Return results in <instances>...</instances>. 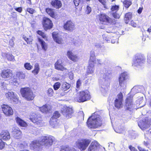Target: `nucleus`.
I'll return each instance as SVG.
<instances>
[{
  "label": "nucleus",
  "mask_w": 151,
  "mask_h": 151,
  "mask_svg": "<svg viewBox=\"0 0 151 151\" xmlns=\"http://www.w3.org/2000/svg\"><path fill=\"white\" fill-rule=\"evenodd\" d=\"M101 117L96 114H93L88 119L87 124L88 127L90 128H96L102 124Z\"/></svg>",
  "instance_id": "obj_1"
},
{
  "label": "nucleus",
  "mask_w": 151,
  "mask_h": 151,
  "mask_svg": "<svg viewBox=\"0 0 151 151\" xmlns=\"http://www.w3.org/2000/svg\"><path fill=\"white\" fill-rule=\"evenodd\" d=\"M20 92L22 97L27 101L32 100L35 97L32 91L29 88H22Z\"/></svg>",
  "instance_id": "obj_2"
},
{
  "label": "nucleus",
  "mask_w": 151,
  "mask_h": 151,
  "mask_svg": "<svg viewBox=\"0 0 151 151\" xmlns=\"http://www.w3.org/2000/svg\"><path fill=\"white\" fill-rule=\"evenodd\" d=\"M91 142L89 139H81L78 140L76 142L77 147L81 151L85 150Z\"/></svg>",
  "instance_id": "obj_3"
},
{
  "label": "nucleus",
  "mask_w": 151,
  "mask_h": 151,
  "mask_svg": "<svg viewBox=\"0 0 151 151\" xmlns=\"http://www.w3.org/2000/svg\"><path fill=\"white\" fill-rule=\"evenodd\" d=\"M91 96L89 92L87 91H81L77 96L75 98V100L79 102H84L89 100Z\"/></svg>",
  "instance_id": "obj_4"
},
{
  "label": "nucleus",
  "mask_w": 151,
  "mask_h": 151,
  "mask_svg": "<svg viewBox=\"0 0 151 151\" xmlns=\"http://www.w3.org/2000/svg\"><path fill=\"white\" fill-rule=\"evenodd\" d=\"M40 144L46 147H49L52 144L54 141V137L51 136H43L40 138Z\"/></svg>",
  "instance_id": "obj_5"
},
{
  "label": "nucleus",
  "mask_w": 151,
  "mask_h": 151,
  "mask_svg": "<svg viewBox=\"0 0 151 151\" xmlns=\"http://www.w3.org/2000/svg\"><path fill=\"white\" fill-rule=\"evenodd\" d=\"M29 119L35 125L39 127L42 125V118L40 114H32L30 116Z\"/></svg>",
  "instance_id": "obj_6"
},
{
  "label": "nucleus",
  "mask_w": 151,
  "mask_h": 151,
  "mask_svg": "<svg viewBox=\"0 0 151 151\" xmlns=\"http://www.w3.org/2000/svg\"><path fill=\"white\" fill-rule=\"evenodd\" d=\"M145 58L142 54L137 55L135 57V60L133 61L132 65L137 67L141 66L145 62Z\"/></svg>",
  "instance_id": "obj_7"
},
{
  "label": "nucleus",
  "mask_w": 151,
  "mask_h": 151,
  "mask_svg": "<svg viewBox=\"0 0 151 151\" xmlns=\"http://www.w3.org/2000/svg\"><path fill=\"white\" fill-rule=\"evenodd\" d=\"M100 22L102 24L108 25L112 22V19L105 14L101 13L99 15Z\"/></svg>",
  "instance_id": "obj_8"
},
{
  "label": "nucleus",
  "mask_w": 151,
  "mask_h": 151,
  "mask_svg": "<svg viewBox=\"0 0 151 151\" xmlns=\"http://www.w3.org/2000/svg\"><path fill=\"white\" fill-rule=\"evenodd\" d=\"M106 76V77L105 78H103L102 81H99L100 83L102 85L100 88V90L102 94L104 96L107 92L108 90V85H107L106 86L105 85L106 83H107V81L108 82L109 79L108 76L107 77V76Z\"/></svg>",
  "instance_id": "obj_9"
},
{
  "label": "nucleus",
  "mask_w": 151,
  "mask_h": 151,
  "mask_svg": "<svg viewBox=\"0 0 151 151\" xmlns=\"http://www.w3.org/2000/svg\"><path fill=\"white\" fill-rule=\"evenodd\" d=\"M61 111L63 115L67 119L71 117L73 113V109L71 108L64 106L61 109Z\"/></svg>",
  "instance_id": "obj_10"
},
{
  "label": "nucleus",
  "mask_w": 151,
  "mask_h": 151,
  "mask_svg": "<svg viewBox=\"0 0 151 151\" xmlns=\"http://www.w3.org/2000/svg\"><path fill=\"white\" fill-rule=\"evenodd\" d=\"M125 108L127 110L131 111L134 105L133 103V96H128L125 100Z\"/></svg>",
  "instance_id": "obj_11"
},
{
  "label": "nucleus",
  "mask_w": 151,
  "mask_h": 151,
  "mask_svg": "<svg viewBox=\"0 0 151 151\" xmlns=\"http://www.w3.org/2000/svg\"><path fill=\"white\" fill-rule=\"evenodd\" d=\"M138 124L139 126L142 130H144L150 126V120L147 118H146L142 121H141L138 123Z\"/></svg>",
  "instance_id": "obj_12"
},
{
  "label": "nucleus",
  "mask_w": 151,
  "mask_h": 151,
  "mask_svg": "<svg viewBox=\"0 0 151 151\" xmlns=\"http://www.w3.org/2000/svg\"><path fill=\"white\" fill-rule=\"evenodd\" d=\"M6 98L9 100H12L14 102L17 103L18 102V97L16 94L12 91L9 92L5 94Z\"/></svg>",
  "instance_id": "obj_13"
},
{
  "label": "nucleus",
  "mask_w": 151,
  "mask_h": 151,
  "mask_svg": "<svg viewBox=\"0 0 151 151\" xmlns=\"http://www.w3.org/2000/svg\"><path fill=\"white\" fill-rule=\"evenodd\" d=\"M42 24L44 29L45 30L51 28L53 26V24L51 21L47 17L43 18Z\"/></svg>",
  "instance_id": "obj_14"
},
{
  "label": "nucleus",
  "mask_w": 151,
  "mask_h": 151,
  "mask_svg": "<svg viewBox=\"0 0 151 151\" xmlns=\"http://www.w3.org/2000/svg\"><path fill=\"white\" fill-rule=\"evenodd\" d=\"M127 78V73L124 72L122 73L119 78V85L123 87H125V81Z\"/></svg>",
  "instance_id": "obj_15"
},
{
  "label": "nucleus",
  "mask_w": 151,
  "mask_h": 151,
  "mask_svg": "<svg viewBox=\"0 0 151 151\" xmlns=\"http://www.w3.org/2000/svg\"><path fill=\"white\" fill-rule=\"evenodd\" d=\"M127 78V73L124 72L122 73L119 78V85L123 87H125V81Z\"/></svg>",
  "instance_id": "obj_16"
},
{
  "label": "nucleus",
  "mask_w": 151,
  "mask_h": 151,
  "mask_svg": "<svg viewBox=\"0 0 151 151\" xmlns=\"http://www.w3.org/2000/svg\"><path fill=\"white\" fill-rule=\"evenodd\" d=\"M1 107L3 111L6 115L10 116L13 114V110L9 106L3 104L1 105Z\"/></svg>",
  "instance_id": "obj_17"
},
{
  "label": "nucleus",
  "mask_w": 151,
  "mask_h": 151,
  "mask_svg": "<svg viewBox=\"0 0 151 151\" xmlns=\"http://www.w3.org/2000/svg\"><path fill=\"white\" fill-rule=\"evenodd\" d=\"M64 29L70 31H72L75 29L74 23L71 21H67L64 25Z\"/></svg>",
  "instance_id": "obj_18"
},
{
  "label": "nucleus",
  "mask_w": 151,
  "mask_h": 151,
  "mask_svg": "<svg viewBox=\"0 0 151 151\" xmlns=\"http://www.w3.org/2000/svg\"><path fill=\"white\" fill-rule=\"evenodd\" d=\"M1 76L4 78H8L12 77L13 74L12 71L9 69L3 70L2 71Z\"/></svg>",
  "instance_id": "obj_19"
},
{
  "label": "nucleus",
  "mask_w": 151,
  "mask_h": 151,
  "mask_svg": "<svg viewBox=\"0 0 151 151\" xmlns=\"http://www.w3.org/2000/svg\"><path fill=\"white\" fill-rule=\"evenodd\" d=\"M123 95L121 93L117 96V98L115 100V106L117 108H120L122 105Z\"/></svg>",
  "instance_id": "obj_20"
},
{
  "label": "nucleus",
  "mask_w": 151,
  "mask_h": 151,
  "mask_svg": "<svg viewBox=\"0 0 151 151\" xmlns=\"http://www.w3.org/2000/svg\"><path fill=\"white\" fill-rule=\"evenodd\" d=\"M99 144L97 141L92 142L88 149V151H98L99 148Z\"/></svg>",
  "instance_id": "obj_21"
},
{
  "label": "nucleus",
  "mask_w": 151,
  "mask_h": 151,
  "mask_svg": "<svg viewBox=\"0 0 151 151\" xmlns=\"http://www.w3.org/2000/svg\"><path fill=\"white\" fill-rule=\"evenodd\" d=\"M52 36L54 41L58 44H62L63 43L64 41L62 38L56 32H53L52 33Z\"/></svg>",
  "instance_id": "obj_22"
},
{
  "label": "nucleus",
  "mask_w": 151,
  "mask_h": 151,
  "mask_svg": "<svg viewBox=\"0 0 151 151\" xmlns=\"http://www.w3.org/2000/svg\"><path fill=\"white\" fill-rule=\"evenodd\" d=\"M66 55L69 59L73 61H76L78 60V56L73 53L70 50L67 52Z\"/></svg>",
  "instance_id": "obj_23"
},
{
  "label": "nucleus",
  "mask_w": 151,
  "mask_h": 151,
  "mask_svg": "<svg viewBox=\"0 0 151 151\" xmlns=\"http://www.w3.org/2000/svg\"><path fill=\"white\" fill-rule=\"evenodd\" d=\"M40 141L35 140L33 141L30 145L32 149L35 151L37 150L42 145L40 144Z\"/></svg>",
  "instance_id": "obj_24"
},
{
  "label": "nucleus",
  "mask_w": 151,
  "mask_h": 151,
  "mask_svg": "<svg viewBox=\"0 0 151 151\" xmlns=\"http://www.w3.org/2000/svg\"><path fill=\"white\" fill-rule=\"evenodd\" d=\"M62 63L61 60L60 59L58 60L55 64V68L58 70L61 71H63L66 70V69L62 65Z\"/></svg>",
  "instance_id": "obj_25"
},
{
  "label": "nucleus",
  "mask_w": 151,
  "mask_h": 151,
  "mask_svg": "<svg viewBox=\"0 0 151 151\" xmlns=\"http://www.w3.org/2000/svg\"><path fill=\"white\" fill-rule=\"evenodd\" d=\"M1 138L4 140H8L10 138V136L9 132L7 131H3L0 133Z\"/></svg>",
  "instance_id": "obj_26"
},
{
  "label": "nucleus",
  "mask_w": 151,
  "mask_h": 151,
  "mask_svg": "<svg viewBox=\"0 0 151 151\" xmlns=\"http://www.w3.org/2000/svg\"><path fill=\"white\" fill-rule=\"evenodd\" d=\"M52 109L51 106L48 104H45L40 107V111L42 113H47Z\"/></svg>",
  "instance_id": "obj_27"
},
{
  "label": "nucleus",
  "mask_w": 151,
  "mask_h": 151,
  "mask_svg": "<svg viewBox=\"0 0 151 151\" xmlns=\"http://www.w3.org/2000/svg\"><path fill=\"white\" fill-rule=\"evenodd\" d=\"M51 4L53 7L57 9L60 8L62 5L61 1L58 0H52Z\"/></svg>",
  "instance_id": "obj_28"
},
{
  "label": "nucleus",
  "mask_w": 151,
  "mask_h": 151,
  "mask_svg": "<svg viewBox=\"0 0 151 151\" xmlns=\"http://www.w3.org/2000/svg\"><path fill=\"white\" fill-rule=\"evenodd\" d=\"M145 88L142 86H135L132 89L131 91L135 93L143 91Z\"/></svg>",
  "instance_id": "obj_29"
},
{
  "label": "nucleus",
  "mask_w": 151,
  "mask_h": 151,
  "mask_svg": "<svg viewBox=\"0 0 151 151\" xmlns=\"http://www.w3.org/2000/svg\"><path fill=\"white\" fill-rule=\"evenodd\" d=\"M12 133L14 137L17 139L19 138L18 137L21 134V132L17 128H14L13 129Z\"/></svg>",
  "instance_id": "obj_30"
},
{
  "label": "nucleus",
  "mask_w": 151,
  "mask_h": 151,
  "mask_svg": "<svg viewBox=\"0 0 151 151\" xmlns=\"http://www.w3.org/2000/svg\"><path fill=\"white\" fill-rule=\"evenodd\" d=\"M57 119H50V126L53 128H57L59 127V124L57 122Z\"/></svg>",
  "instance_id": "obj_31"
},
{
  "label": "nucleus",
  "mask_w": 151,
  "mask_h": 151,
  "mask_svg": "<svg viewBox=\"0 0 151 151\" xmlns=\"http://www.w3.org/2000/svg\"><path fill=\"white\" fill-rule=\"evenodd\" d=\"M70 87V84L66 82H64L62 84L60 89L62 91H65L68 89Z\"/></svg>",
  "instance_id": "obj_32"
},
{
  "label": "nucleus",
  "mask_w": 151,
  "mask_h": 151,
  "mask_svg": "<svg viewBox=\"0 0 151 151\" xmlns=\"http://www.w3.org/2000/svg\"><path fill=\"white\" fill-rule=\"evenodd\" d=\"M94 64L93 63H89V66L88 67L87 70V73L88 74H91L93 73L94 70Z\"/></svg>",
  "instance_id": "obj_33"
},
{
  "label": "nucleus",
  "mask_w": 151,
  "mask_h": 151,
  "mask_svg": "<svg viewBox=\"0 0 151 151\" xmlns=\"http://www.w3.org/2000/svg\"><path fill=\"white\" fill-rule=\"evenodd\" d=\"M96 61V57L95 53L94 51H91L90 52V55L89 60V63H93L94 64V62Z\"/></svg>",
  "instance_id": "obj_34"
},
{
  "label": "nucleus",
  "mask_w": 151,
  "mask_h": 151,
  "mask_svg": "<svg viewBox=\"0 0 151 151\" xmlns=\"http://www.w3.org/2000/svg\"><path fill=\"white\" fill-rule=\"evenodd\" d=\"M16 120L17 123L20 126L22 127H26L27 124L26 123L19 117H17Z\"/></svg>",
  "instance_id": "obj_35"
},
{
  "label": "nucleus",
  "mask_w": 151,
  "mask_h": 151,
  "mask_svg": "<svg viewBox=\"0 0 151 151\" xmlns=\"http://www.w3.org/2000/svg\"><path fill=\"white\" fill-rule=\"evenodd\" d=\"M2 56L4 57H6L8 60L10 61H13L14 60V57L12 55L8 54L6 53H2Z\"/></svg>",
  "instance_id": "obj_36"
},
{
  "label": "nucleus",
  "mask_w": 151,
  "mask_h": 151,
  "mask_svg": "<svg viewBox=\"0 0 151 151\" xmlns=\"http://www.w3.org/2000/svg\"><path fill=\"white\" fill-rule=\"evenodd\" d=\"M40 67L38 64L36 63L34 65V69L32 71V73L34 75H37L40 71Z\"/></svg>",
  "instance_id": "obj_37"
},
{
  "label": "nucleus",
  "mask_w": 151,
  "mask_h": 151,
  "mask_svg": "<svg viewBox=\"0 0 151 151\" xmlns=\"http://www.w3.org/2000/svg\"><path fill=\"white\" fill-rule=\"evenodd\" d=\"M46 12L51 17L53 18L55 17V14L52 9L50 8L46 9Z\"/></svg>",
  "instance_id": "obj_38"
},
{
  "label": "nucleus",
  "mask_w": 151,
  "mask_h": 151,
  "mask_svg": "<svg viewBox=\"0 0 151 151\" xmlns=\"http://www.w3.org/2000/svg\"><path fill=\"white\" fill-rule=\"evenodd\" d=\"M132 18V14L129 12L127 13L125 15L124 20L126 23H128L129 21Z\"/></svg>",
  "instance_id": "obj_39"
},
{
  "label": "nucleus",
  "mask_w": 151,
  "mask_h": 151,
  "mask_svg": "<svg viewBox=\"0 0 151 151\" xmlns=\"http://www.w3.org/2000/svg\"><path fill=\"white\" fill-rule=\"evenodd\" d=\"M38 41L40 43L42 49L45 50H46L47 49V45L45 42L39 38H38Z\"/></svg>",
  "instance_id": "obj_40"
},
{
  "label": "nucleus",
  "mask_w": 151,
  "mask_h": 151,
  "mask_svg": "<svg viewBox=\"0 0 151 151\" xmlns=\"http://www.w3.org/2000/svg\"><path fill=\"white\" fill-rule=\"evenodd\" d=\"M123 4L124 6L127 8L132 4V3L131 0H125L123 2Z\"/></svg>",
  "instance_id": "obj_41"
},
{
  "label": "nucleus",
  "mask_w": 151,
  "mask_h": 151,
  "mask_svg": "<svg viewBox=\"0 0 151 151\" xmlns=\"http://www.w3.org/2000/svg\"><path fill=\"white\" fill-rule=\"evenodd\" d=\"M143 101V98L142 97H140L136 101V103L137 104H138L140 105V107H142L145 105V104H142V103Z\"/></svg>",
  "instance_id": "obj_42"
},
{
  "label": "nucleus",
  "mask_w": 151,
  "mask_h": 151,
  "mask_svg": "<svg viewBox=\"0 0 151 151\" xmlns=\"http://www.w3.org/2000/svg\"><path fill=\"white\" fill-rule=\"evenodd\" d=\"M24 67L25 68L28 70H30L32 69L33 67L29 63H26L24 64Z\"/></svg>",
  "instance_id": "obj_43"
},
{
  "label": "nucleus",
  "mask_w": 151,
  "mask_h": 151,
  "mask_svg": "<svg viewBox=\"0 0 151 151\" xmlns=\"http://www.w3.org/2000/svg\"><path fill=\"white\" fill-rule=\"evenodd\" d=\"M17 75L20 79H24L25 77V74L22 72H17Z\"/></svg>",
  "instance_id": "obj_44"
},
{
  "label": "nucleus",
  "mask_w": 151,
  "mask_h": 151,
  "mask_svg": "<svg viewBox=\"0 0 151 151\" xmlns=\"http://www.w3.org/2000/svg\"><path fill=\"white\" fill-rule=\"evenodd\" d=\"M60 116V114L59 113V112L58 111H56L53 114V115L51 118V119H57V118H58Z\"/></svg>",
  "instance_id": "obj_45"
},
{
  "label": "nucleus",
  "mask_w": 151,
  "mask_h": 151,
  "mask_svg": "<svg viewBox=\"0 0 151 151\" xmlns=\"http://www.w3.org/2000/svg\"><path fill=\"white\" fill-rule=\"evenodd\" d=\"M75 149L73 148L70 149L68 147H64L62 148L60 151H75Z\"/></svg>",
  "instance_id": "obj_46"
},
{
  "label": "nucleus",
  "mask_w": 151,
  "mask_h": 151,
  "mask_svg": "<svg viewBox=\"0 0 151 151\" xmlns=\"http://www.w3.org/2000/svg\"><path fill=\"white\" fill-rule=\"evenodd\" d=\"M60 86V83L57 82L55 83L53 86L54 89L55 90H57L59 89Z\"/></svg>",
  "instance_id": "obj_47"
},
{
  "label": "nucleus",
  "mask_w": 151,
  "mask_h": 151,
  "mask_svg": "<svg viewBox=\"0 0 151 151\" xmlns=\"http://www.w3.org/2000/svg\"><path fill=\"white\" fill-rule=\"evenodd\" d=\"M37 33L38 34L41 36L43 38L46 39V35L42 32L38 30L37 31Z\"/></svg>",
  "instance_id": "obj_48"
},
{
  "label": "nucleus",
  "mask_w": 151,
  "mask_h": 151,
  "mask_svg": "<svg viewBox=\"0 0 151 151\" xmlns=\"http://www.w3.org/2000/svg\"><path fill=\"white\" fill-rule=\"evenodd\" d=\"M5 146V143L0 139V150H2L4 148Z\"/></svg>",
  "instance_id": "obj_49"
},
{
  "label": "nucleus",
  "mask_w": 151,
  "mask_h": 151,
  "mask_svg": "<svg viewBox=\"0 0 151 151\" xmlns=\"http://www.w3.org/2000/svg\"><path fill=\"white\" fill-rule=\"evenodd\" d=\"M53 89L51 88H49L48 90V94L50 96H53Z\"/></svg>",
  "instance_id": "obj_50"
},
{
  "label": "nucleus",
  "mask_w": 151,
  "mask_h": 151,
  "mask_svg": "<svg viewBox=\"0 0 151 151\" xmlns=\"http://www.w3.org/2000/svg\"><path fill=\"white\" fill-rule=\"evenodd\" d=\"M91 7L89 6H87L86 10V13L87 14H89L91 13Z\"/></svg>",
  "instance_id": "obj_51"
},
{
  "label": "nucleus",
  "mask_w": 151,
  "mask_h": 151,
  "mask_svg": "<svg viewBox=\"0 0 151 151\" xmlns=\"http://www.w3.org/2000/svg\"><path fill=\"white\" fill-rule=\"evenodd\" d=\"M119 6L117 5L113 6L111 8L112 11H116V12L118 11L119 9Z\"/></svg>",
  "instance_id": "obj_52"
},
{
  "label": "nucleus",
  "mask_w": 151,
  "mask_h": 151,
  "mask_svg": "<svg viewBox=\"0 0 151 151\" xmlns=\"http://www.w3.org/2000/svg\"><path fill=\"white\" fill-rule=\"evenodd\" d=\"M27 11L28 12L31 14H33L35 12V11L34 9L32 8H28L27 9Z\"/></svg>",
  "instance_id": "obj_53"
},
{
  "label": "nucleus",
  "mask_w": 151,
  "mask_h": 151,
  "mask_svg": "<svg viewBox=\"0 0 151 151\" xmlns=\"http://www.w3.org/2000/svg\"><path fill=\"white\" fill-rule=\"evenodd\" d=\"M14 8L15 10L17 12L21 13L22 12V7H14Z\"/></svg>",
  "instance_id": "obj_54"
},
{
  "label": "nucleus",
  "mask_w": 151,
  "mask_h": 151,
  "mask_svg": "<svg viewBox=\"0 0 151 151\" xmlns=\"http://www.w3.org/2000/svg\"><path fill=\"white\" fill-rule=\"evenodd\" d=\"M13 38L10 40L9 41V44L10 46L13 47L14 45V42Z\"/></svg>",
  "instance_id": "obj_55"
},
{
  "label": "nucleus",
  "mask_w": 151,
  "mask_h": 151,
  "mask_svg": "<svg viewBox=\"0 0 151 151\" xmlns=\"http://www.w3.org/2000/svg\"><path fill=\"white\" fill-rule=\"evenodd\" d=\"M129 149L131 151H138L134 147H132V145H129Z\"/></svg>",
  "instance_id": "obj_56"
},
{
  "label": "nucleus",
  "mask_w": 151,
  "mask_h": 151,
  "mask_svg": "<svg viewBox=\"0 0 151 151\" xmlns=\"http://www.w3.org/2000/svg\"><path fill=\"white\" fill-rule=\"evenodd\" d=\"M96 63L97 64H101L103 63L101 60L100 59H97L94 62V63Z\"/></svg>",
  "instance_id": "obj_57"
},
{
  "label": "nucleus",
  "mask_w": 151,
  "mask_h": 151,
  "mask_svg": "<svg viewBox=\"0 0 151 151\" xmlns=\"http://www.w3.org/2000/svg\"><path fill=\"white\" fill-rule=\"evenodd\" d=\"M113 16L115 18L119 19L120 17L119 15L116 13H113Z\"/></svg>",
  "instance_id": "obj_58"
},
{
  "label": "nucleus",
  "mask_w": 151,
  "mask_h": 151,
  "mask_svg": "<svg viewBox=\"0 0 151 151\" xmlns=\"http://www.w3.org/2000/svg\"><path fill=\"white\" fill-rule=\"evenodd\" d=\"M138 149L139 151H148V150H146L140 146H138Z\"/></svg>",
  "instance_id": "obj_59"
},
{
  "label": "nucleus",
  "mask_w": 151,
  "mask_h": 151,
  "mask_svg": "<svg viewBox=\"0 0 151 151\" xmlns=\"http://www.w3.org/2000/svg\"><path fill=\"white\" fill-rule=\"evenodd\" d=\"M74 3L76 6H77L80 3V0H73Z\"/></svg>",
  "instance_id": "obj_60"
},
{
  "label": "nucleus",
  "mask_w": 151,
  "mask_h": 151,
  "mask_svg": "<svg viewBox=\"0 0 151 151\" xmlns=\"http://www.w3.org/2000/svg\"><path fill=\"white\" fill-rule=\"evenodd\" d=\"M24 40L28 44H30L32 42L31 40L25 37Z\"/></svg>",
  "instance_id": "obj_61"
},
{
  "label": "nucleus",
  "mask_w": 151,
  "mask_h": 151,
  "mask_svg": "<svg viewBox=\"0 0 151 151\" xmlns=\"http://www.w3.org/2000/svg\"><path fill=\"white\" fill-rule=\"evenodd\" d=\"M81 81L79 80H78L77 82L76 83V86L77 88H79L80 86H81Z\"/></svg>",
  "instance_id": "obj_62"
},
{
  "label": "nucleus",
  "mask_w": 151,
  "mask_h": 151,
  "mask_svg": "<svg viewBox=\"0 0 151 151\" xmlns=\"http://www.w3.org/2000/svg\"><path fill=\"white\" fill-rule=\"evenodd\" d=\"M131 25L134 27H136L137 24L133 21H132L130 23Z\"/></svg>",
  "instance_id": "obj_63"
},
{
  "label": "nucleus",
  "mask_w": 151,
  "mask_h": 151,
  "mask_svg": "<svg viewBox=\"0 0 151 151\" xmlns=\"http://www.w3.org/2000/svg\"><path fill=\"white\" fill-rule=\"evenodd\" d=\"M147 62L149 64H151V57L150 56H148Z\"/></svg>",
  "instance_id": "obj_64"
}]
</instances>
